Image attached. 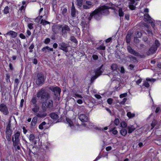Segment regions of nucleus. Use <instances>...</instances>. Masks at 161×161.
<instances>
[{"label":"nucleus","instance_id":"obj_18","mask_svg":"<svg viewBox=\"0 0 161 161\" xmlns=\"http://www.w3.org/2000/svg\"><path fill=\"white\" fill-rule=\"evenodd\" d=\"M127 129L128 130V133L130 134L135 130L136 128L133 125H130L127 127Z\"/></svg>","mask_w":161,"mask_h":161},{"label":"nucleus","instance_id":"obj_59","mask_svg":"<svg viewBox=\"0 0 161 161\" xmlns=\"http://www.w3.org/2000/svg\"><path fill=\"white\" fill-rule=\"evenodd\" d=\"M127 93H125L120 94L119 96V97L121 98L125 97L127 96Z\"/></svg>","mask_w":161,"mask_h":161},{"label":"nucleus","instance_id":"obj_4","mask_svg":"<svg viewBox=\"0 0 161 161\" xmlns=\"http://www.w3.org/2000/svg\"><path fill=\"white\" fill-rule=\"evenodd\" d=\"M160 45L159 41L158 40H156L154 43L152 47L149 49L148 51L146 52V54L148 56L153 54L156 53L158 47Z\"/></svg>","mask_w":161,"mask_h":161},{"label":"nucleus","instance_id":"obj_57","mask_svg":"<svg viewBox=\"0 0 161 161\" xmlns=\"http://www.w3.org/2000/svg\"><path fill=\"white\" fill-rule=\"evenodd\" d=\"M67 9L66 8H64L63 10L62 13L64 16H65L66 15V14L67 12Z\"/></svg>","mask_w":161,"mask_h":161},{"label":"nucleus","instance_id":"obj_1","mask_svg":"<svg viewBox=\"0 0 161 161\" xmlns=\"http://www.w3.org/2000/svg\"><path fill=\"white\" fill-rule=\"evenodd\" d=\"M109 8L105 5L99 7L92 12L94 15V18L97 20H100L103 15H107L109 14Z\"/></svg>","mask_w":161,"mask_h":161},{"label":"nucleus","instance_id":"obj_16","mask_svg":"<svg viewBox=\"0 0 161 161\" xmlns=\"http://www.w3.org/2000/svg\"><path fill=\"white\" fill-rule=\"evenodd\" d=\"M47 115V114L43 111V112L40 111L36 114V116L37 117L40 118H44Z\"/></svg>","mask_w":161,"mask_h":161},{"label":"nucleus","instance_id":"obj_27","mask_svg":"<svg viewBox=\"0 0 161 161\" xmlns=\"http://www.w3.org/2000/svg\"><path fill=\"white\" fill-rule=\"evenodd\" d=\"M37 121V118L36 117H34L33 118L31 122V125L32 126H35Z\"/></svg>","mask_w":161,"mask_h":161},{"label":"nucleus","instance_id":"obj_12","mask_svg":"<svg viewBox=\"0 0 161 161\" xmlns=\"http://www.w3.org/2000/svg\"><path fill=\"white\" fill-rule=\"evenodd\" d=\"M78 13V11L76 10L74 5V4L73 3H72V6L71 9V16L73 17H76V14H77Z\"/></svg>","mask_w":161,"mask_h":161},{"label":"nucleus","instance_id":"obj_15","mask_svg":"<svg viewBox=\"0 0 161 161\" xmlns=\"http://www.w3.org/2000/svg\"><path fill=\"white\" fill-rule=\"evenodd\" d=\"M7 35H9L12 38H15L17 36V33L12 31H10L6 34Z\"/></svg>","mask_w":161,"mask_h":161},{"label":"nucleus","instance_id":"obj_41","mask_svg":"<svg viewBox=\"0 0 161 161\" xmlns=\"http://www.w3.org/2000/svg\"><path fill=\"white\" fill-rule=\"evenodd\" d=\"M10 76L9 73H7L6 74V78L5 80L7 82H8V81H9L10 82Z\"/></svg>","mask_w":161,"mask_h":161},{"label":"nucleus","instance_id":"obj_58","mask_svg":"<svg viewBox=\"0 0 161 161\" xmlns=\"http://www.w3.org/2000/svg\"><path fill=\"white\" fill-rule=\"evenodd\" d=\"M93 59L94 60H97L98 59V56L96 54H93L92 56Z\"/></svg>","mask_w":161,"mask_h":161},{"label":"nucleus","instance_id":"obj_53","mask_svg":"<svg viewBox=\"0 0 161 161\" xmlns=\"http://www.w3.org/2000/svg\"><path fill=\"white\" fill-rule=\"evenodd\" d=\"M33 23H29L28 24L27 26L30 30H31L33 29Z\"/></svg>","mask_w":161,"mask_h":161},{"label":"nucleus","instance_id":"obj_10","mask_svg":"<svg viewBox=\"0 0 161 161\" xmlns=\"http://www.w3.org/2000/svg\"><path fill=\"white\" fill-rule=\"evenodd\" d=\"M69 45L64 42H61L59 44V49L63 50L65 52H67L68 51V48L69 47Z\"/></svg>","mask_w":161,"mask_h":161},{"label":"nucleus","instance_id":"obj_23","mask_svg":"<svg viewBox=\"0 0 161 161\" xmlns=\"http://www.w3.org/2000/svg\"><path fill=\"white\" fill-rule=\"evenodd\" d=\"M34 108L32 109V110L34 113H37L39 110L40 108L39 106L38 105H36L34 106Z\"/></svg>","mask_w":161,"mask_h":161},{"label":"nucleus","instance_id":"obj_52","mask_svg":"<svg viewBox=\"0 0 161 161\" xmlns=\"http://www.w3.org/2000/svg\"><path fill=\"white\" fill-rule=\"evenodd\" d=\"M116 128V127H114L111 130H110L111 131H112L114 135H116L118 133V131L116 130H114V129Z\"/></svg>","mask_w":161,"mask_h":161},{"label":"nucleus","instance_id":"obj_5","mask_svg":"<svg viewBox=\"0 0 161 161\" xmlns=\"http://www.w3.org/2000/svg\"><path fill=\"white\" fill-rule=\"evenodd\" d=\"M45 80V79L43 73L42 72L39 73L37 75L36 83L38 86L42 85L44 84Z\"/></svg>","mask_w":161,"mask_h":161},{"label":"nucleus","instance_id":"obj_21","mask_svg":"<svg viewBox=\"0 0 161 161\" xmlns=\"http://www.w3.org/2000/svg\"><path fill=\"white\" fill-rule=\"evenodd\" d=\"M66 121L69 123V126L72 129H74L75 128L74 125H73V122L69 118H67L66 119Z\"/></svg>","mask_w":161,"mask_h":161},{"label":"nucleus","instance_id":"obj_11","mask_svg":"<svg viewBox=\"0 0 161 161\" xmlns=\"http://www.w3.org/2000/svg\"><path fill=\"white\" fill-rule=\"evenodd\" d=\"M80 120L82 122H87L88 118L87 116L84 114H80L79 116Z\"/></svg>","mask_w":161,"mask_h":161},{"label":"nucleus","instance_id":"obj_47","mask_svg":"<svg viewBox=\"0 0 161 161\" xmlns=\"http://www.w3.org/2000/svg\"><path fill=\"white\" fill-rule=\"evenodd\" d=\"M130 61L134 63L138 62L137 58L134 56H133V57L131 59Z\"/></svg>","mask_w":161,"mask_h":161},{"label":"nucleus","instance_id":"obj_25","mask_svg":"<svg viewBox=\"0 0 161 161\" xmlns=\"http://www.w3.org/2000/svg\"><path fill=\"white\" fill-rule=\"evenodd\" d=\"M131 34H128L126 36V42L127 43H129L130 42Z\"/></svg>","mask_w":161,"mask_h":161},{"label":"nucleus","instance_id":"obj_6","mask_svg":"<svg viewBox=\"0 0 161 161\" xmlns=\"http://www.w3.org/2000/svg\"><path fill=\"white\" fill-rule=\"evenodd\" d=\"M61 29V34L64 37H66L67 36V32H70L71 30L68 25H60Z\"/></svg>","mask_w":161,"mask_h":161},{"label":"nucleus","instance_id":"obj_45","mask_svg":"<svg viewBox=\"0 0 161 161\" xmlns=\"http://www.w3.org/2000/svg\"><path fill=\"white\" fill-rule=\"evenodd\" d=\"M141 25L142 27L144 26L147 28H148L149 27V25H148V24L143 22L141 23Z\"/></svg>","mask_w":161,"mask_h":161},{"label":"nucleus","instance_id":"obj_54","mask_svg":"<svg viewBox=\"0 0 161 161\" xmlns=\"http://www.w3.org/2000/svg\"><path fill=\"white\" fill-rule=\"evenodd\" d=\"M113 101V99L111 98H108L107 100L108 103L110 105L112 103Z\"/></svg>","mask_w":161,"mask_h":161},{"label":"nucleus","instance_id":"obj_37","mask_svg":"<svg viewBox=\"0 0 161 161\" xmlns=\"http://www.w3.org/2000/svg\"><path fill=\"white\" fill-rule=\"evenodd\" d=\"M134 41L136 46H137L138 45L140 42L139 39L137 37H135L134 38Z\"/></svg>","mask_w":161,"mask_h":161},{"label":"nucleus","instance_id":"obj_55","mask_svg":"<svg viewBox=\"0 0 161 161\" xmlns=\"http://www.w3.org/2000/svg\"><path fill=\"white\" fill-rule=\"evenodd\" d=\"M114 123L116 125H117L119 123V120L118 118H116L114 120Z\"/></svg>","mask_w":161,"mask_h":161},{"label":"nucleus","instance_id":"obj_43","mask_svg":"<svg viewBox=\"0 0 161 161\" xmlns=\"http://www.w3.org/2000/svg\"><path fill=\"white\" fill-rule=\"evenodd\" d=\"M35 138L34 135L31 134L29 136V139L30 141H33L34 139Z\"/></svg>","mask_w":161,"mask_h":161},{"label":"nucleus","instance_id":"obj_13","mask_svg":"<svg viewBox=\"0 0 161 161\" xmlns=\"http://www.w3.org/2000/svg\"><path fill=\"white\" fill-rule=\"evenodd\" d=\"M144 20L145 22L149 23L152 22V18L148 14H144Z\"/></svg>","mask_w":161,"mask_h":161},{"label":"nucleus","instance_id":"obj_49","mask_svg":"<svg viewBox=\"0 0 161 161\" xmlns=\"http://www.w3.org/2000/svg\"><path fill=\"white\" fill-rule=\"evenodd\" d=\"M50 42V39L49 38H46L44 41V43L45 44H47Z\"/></svg>","mask_w":161,"mask_h":161},{"label":"nucleus","instance_id":"obj_38","mask_svg":"<svg viewBox=\"0 0 161 161\" xmlns=\"http://www.w3.org/2000/svg\"><path fill=\"white\" fill-rule=\"evenodd\" d=\"M46 123L45 121H43L39 126V128L41 130H42L44 128L43 126L46 124Z\"/></svg>","mask_w":161,"mask_h":161},{"label":"nucleus","instance_id":"obj_46","mask_svg":"<svg viewBox=\"0 0 161 161\" xmlns=\"http://www.w3.org/2000/svg\"><path fill=\"white\" fill-rule=\"evenodd\" d=\"M109 5L110 6V7H109V6H108L109 8H109V9L111 8L113 9H115V5L114 4L111 3H109Z\"/></svg>","mask_w":161,"mask_h":161},{"label":"nucleus","instance_id":"obj_42","mask_svg":"<svg viewBox=\"0 0 161 161\" xmlns=\"http://www.w3.org/2000/svg\"><path fill=\"white\" fill-rule=\"evenodd\" d=\"M42 17V15L39 16L36 18L35 19V21L37 23L39 22Z\"/></svg>","mask_w":161,"mask_h":161},{"label":"nucleus","instance_id":"obj_30","mask_svg":"<svg viewBox=\"0 0 161 161\" xmlns=\"http://www.w3.org/2000/svg\"><path fill=\"white\" fill-rule=\"evenodd\" d=\"M105 46H104L103 44L100 45L99 46L97 47L96 49L97 50H105Z\"/></svg>","mask_w":161,"mask_h":161},{"label":"nucleus","instance_id":"obj_20","mask_svg":"<svg viewBox=\"0 0 161 161\" xmlns=\"http://www.w3.org/2000/svg\"><path fill=\"white\" fill-rule=\"evenodd\" d=\"M12 141L13 142L14 146L15 147L19 144V139H15V140H14L13 136L12 137Z\"/></svg>","mask_w":161,"mask_h":161},{"label":"nucleus","instance_id":"obj_3","mask_svg":"<svg viewBox=\"0 0 161 161\" xmlns=\"http://www.w3.org/2000/svg\"><path fill=\"white\" fill-rule=\"evenodd\" d=\"M41 103H42V108L44 112L47 110H52L53 109V101L52 100H49L43 101Z\"/></svg>","mask_w":161,"mask_h":161},{"label":"nucleus","instance_id":"obj_14","mask_svg":"<svg viewBox=\"0 0 161 161\" xmlns=\"http://www.w3.org/2000/svg\"><path fill=\"white\" fill-rule=\"evenodd\" d=\"M61 29L60 25H53L52 27L53 31L55 34H57L59 32V30Z\"/></svg>","mask_w":161,"mask_h":161},{"label":"nucleus","instance_id":"obj_36","mask_svg":"<svg viewBox=\"0 0 161 161\" xmlns=\"http://www.w3.org/2000/svg\"><path fill=\"white\" fill-rule=\"evenodd\" d=\"M70 40L75 43H77V41L74 36H71L70 38Z\"/></svg>","mask_w":161,"mask_h":161},{"label":"nucleus","instance_id":"obj_32","mask_svg":"<svg viewBox=\"0 0 161 161\" xmlns=\"http://www.w3.org/2000/svg\"><path fill=\"white\" fill-rule=\"evenodd\" d=\"M157 123V121L153 119L151 123V125L152 126V128H151V130H152L153 129V128L155 127V126L156 125Z\"/></svg>","mask_w":161,"mask_h":161},{"label":"nucleus","instance_id":"obj_51","mask_svg":"<svg viewBox=\"0 0 161 161\" xmlns=\"http://www.w3.org/2000/svg\"><path fill=\"white\" fill-rule=\"evenodd\" d=\"M11 127V124L10 122L7 125V128L6 129V131H9V130H12L10 129Z\"/></svg>","mask_w":161,"mask_h":161},{"label":"nucleus","instance_id":"obj_9","mask_svg":"<svg viewBox=\"0 0 161 161\" xmlns=\"http://www.w3.org/2000/svg\"><path fill=\"white\" fill-rule=\"evenodd\" d=\"M0 111L5 115H7L9 114V111L7 105L3 103L0 104Z\"/></svg>","mask_w":161,"mask_h":161},{"label":"nucleus","instance_id":"obj_34","mask_svg":"<svg viewBox=\"0 0 161 161\" xmlns=\"http://www.w3.org/2000/svg\"><path fill=\"white\" fill-rule=\"evenodd\" d=\"M77 5L79 7H81L83 4V0H77Z\"/></svg>","mask_w":161,"mask_h":161},{"label":"nucleus","instance_id":"obj_60","mask_svg":"<svg viewBox=\"0 0 161 161\" xmlns=\"http://www.w3.org/2000/svg\"><path fill=\"white\" fill-rule=\"evenodd\" d=\"M6 136H11L12 130L6 131Z\"/></svg>","mask_w":161,"mask_h":161},{"label":"nucleus","instance_id":"obj_24","mask_svg":"<svg viewBox=\"0 0 161 161\" xmlns=\"http://www.w3.org/2000/svg\"><path fill=\"white\" fill-rule=\"evenodd\" d=\"M120 134L123 136H125L127 134V131L125 128H123L120 130Z\"/></svg>","mask_w":161,"mask_h":161},{"label":"nucleus","instance_id":"obj_35","mask_svg":"<svg viewBox=\"0 0 161 161\" xmlns=\"http://www.w3.org/2000/svg\"><path fill=\"white\" fill-rule=\"evenodd\" d=\"M127 115L129 118H131L135 117V115L134 113H131L129 112L127 113Z\"/></svg>","mask_w":161,"mask_h":161},{"label":"nucleus","instance_id":"obj_39","mask_svg":"<svg viewBox=\"0 0 161 161\" xmlns=\"http://www.w3.org/2000/svg\"><path fill=\"white\" fill-rule=\"evenodd\" d=\"M9 8L8 6H6L3 10V12L4 14H6L8 13L9 12Z\"/></svg>","mask_w":161,"mask_h":161},{"label":"nucleus","instance_id":"obj_33","mask_svg":"<svg viewBox=\"0 0 161 161\" xmlns=\"http://www.w3.org/2000/svg\"><path fill=\"white\" fill-rule=\"evenodd\" d=\"M102 72V71L100 69L96 71L95 73V75L98 77L101 75Z\"/></svg>","mask_w":161,"mask_h":161},{"label":"nucleus","instance_id":"obj_61","mask_svg":"<svg viewBox=\"0 0 161 161\" xmlns=\"http://www.w3.org/2000/svg\"><path fill=\"white\" fill-rule=\"evenodd\" d=\"M97 77V76L95 75V76H93L91 79V82H93L94 81Z\"/></svg>","mask_w":161,"mask_h":161},{"label":"nucleus","instance_id":"obj_40","mask_svg":"<svg viewBox=\"0 0 161 161\" xmlns=\"http://www.w3.org/2000/svg\"><path fill=\"white\" fill-rule=\"evenodd\" d=\"M20 135V132L19 131L17 132L14 135L15 139H19Z\"/></svg>","mask_w":161,"mask_h":161},{"label":"nucleus","instance_id":"obj_62","mask_svg":"<svg viewBox=\"0 0 161 161\" xmlns=\"http://www.w3.org/2000/svg\"><path fill=\"white\" fill-rule=\"evenodd\" d=\"M93 17L94 18V15L92 12L90 14V16L88 18V19L89 20V21L91 20Z\"/></svg>","mask_w":161,"mask_h":161},{"label":"nucleus","instance_id":"obj_17","mask_svg":"<svg viewBox=\"0 0 161 161\" xmlns=\"http://www.w3.org/2000/svg\"><path fill=\"white\" fill-rule=\"evenodd\" d=\"M49 116L53 119L56 120L58 118V115L55 113H52L50 114Z\"/></svg>","mask_w":161,"mask_h":161},{"label":"nucleus","instance_id":"obj_31","mask_svg":"<svg viewBox=\"0 0 161 161\" xmlns=\"http://www.w3.org/2000/svg\"><path fill=\"white\" fill-rule=\"evenodd\" d=\"M86 3L91 8L94 6V3L92 2L89 1H86Z\"/></svg>","mask_w":161,"mask_h":161},{"label":"nucleus","instance_id":"obj_28","mask_svg":"<svg viewBox=\"0 0 161 161\" xmlns=\"http://www.w3.org/2000/svg\"><path fill=\"white\" fill-rule=\"evenodd\" d=\"M40 23L41 24H42V25L44 26L45 25L47 24H50V22H49L47 21L46 20H44L43 19H41Z\"/></svg>","mask_w":161,"mask_h":161},{"label":"nucleus","instance_id":"obj_2","mask_svg":"<svg viewBox=\"0 0 161 161\" xmlns=\"http://www.w3.org/2000/svg\"><path fill=\"white\" fill-rule=\"evenodd\" d=\"M36 96L37 98H40V103L47 100L50 97V95L47 90L44 88H42L38 91Z\"/></svg>","mask_w":161,"mask_h":161},{"label":"nucleus","instance_id":"obj_64","mask_svg":"<svg viewBox=\"0 0 161 161\" xmlns=\"http://www.w3.org/2000/svg\"><path fill=\"white\" fill-rule=\"evenodd\" d=\"M127 100V99L126 98H124L122 101L121 102H120V104H122V105H123L125 104V102H126V101Z\"/></svg>","mask_w":161,"mask_h":161},{"label":"nucleus","instance_id":"obj_22","mask_svg":"<svg viewBox=\"0 0 161 161\" xmlns=\"http://www.w3.org/2000/svg\"><path fill=\"white\" fill-rule=\"evenodd\" d=\"M31 104L34 105V106L36 105H37L36 104L37 101L36 97H32L31 101Z\"/></svg>","mask_w":161,"mask_h":161},{"label":"nucleus","instance_id":"obj_26","mask_svg":"<svg viewBox=\"0 0 161 161\" xmlns=\"http://www.w3.org/2000/svg\"><path fill=\"white\" fill-rule=\"evenodd\" d=\"M119 16L120 17V20L121 19V17H123L124 15V12L122 11V8H120L119 10Z\"/></svg>","mask_w":161,"mask_h":161},{"label":"nucleus","instance_id":"obj_48","mask_svg":"<svg viewBox=\"0 0 161 161\" xmlns=\"http://www.w3.org/2000/svg\"><path fill=\"white\" fill-rule=\"evenodd\" d=\"M81 25L84 28L86 27V22L85 21H82L80 23Z\"/></svg>","mask_w":161,"mask_h":161},{"label":"nucleus","instance_id":"obj_44","mask_svg":"<svg viewBox=\"0 0 161 161\" xmlns=\"http://www.w3.org/2000/svg\"><path fill=\"white\" fill-rule=\"evenodd\" d=\"M127 126V124L124 121L122 122L121 123V126L123 128H125Z\"/></svg>","mask_w":161,"mask_h":161},{"label":"nucleus","instance_id":"obj_8","mask_svg":"<svg viewBox=\"0 0 161 161\" xmlns=\"http://www.w3.org/2000/svg\"><path fill=\"white\" fill-rule=\"evenodd\" d=\"M127 50L129 53L134 55L135 56L139 57L142 58L145 57L144 55H141L138 52L132 49L130 46H128L127 47Z\"/></svg>","mask_w":161,"mask_h":161},{"label":"nucleus","instance_id":"obj_29","mask_svg":"<svg viewBox=\"0 0 161 161\" xmlns=\"http://www.w3.org/2000/svg\"><path fill=\"white\" fill-rule=\"evenodd\" d=\"M111 69L113 71L116 70L118 68L117 65L116 64H113L111 66Z\"/></svg>","mask_w":161,"mask_h":161},{"label":"nucleus","instance_id":"obj_7","mask_svg":"<svg viewBox=\"0 0 161 161\" xmlns=\"http://www.w3.org/2000/svg\"><path fill=\"white\" fill-rule=\"evenodd\" d=\"M48 88L54 92V95L56 97H57L58 96L60 95L61 92V89L58 87L51 86L49 87Z\"/></svg>","mask_w":161,"mask_h":161},{"label":"nucleus","instance_id":"obj_50","mask_svg":"<svg viewBox=\"0 0 161 161\" xmlns=\"http://www.w3.org/2000/svg\"><path fill=\"white\" fill-rule=\"evenodd\" d=\"M143 85L146 87H149L150 86L149 84L147 81H144Z\"/></svg>","mask_w":161,"mask_h":161},{"label":"nucleus","instance_id":"obj_19","mask_svg":"<svg viewBox=\"0 0 161 161\" xmlns=\"http://www.w3.org/2000/svg\"><path fill=\"white\" fill-rule=\"evenodd\" d=\"M42 50L43 52H44L45 53H46L47 51H50L52 52L53 51V48H50L48 46H46L44 47L42 49Z\"/></svg>","mask_w":161,"mask_h":161},{"label":"nucleus","instance_id":"obj_63","mask_svg":"<svg viewBox=\"0 0 161 161\" xmlns=\"http://www.w3.org/2000/svg\"><path fill=\"white\" fill-rule=\"evenodd\" d=\"M19 36L22 39H24L26 38L25 36L23 33H20L19 35Z\"/></svg>","mask_w":161,"mask_h":161},{"label":"nucleus","instance_id":"obj_56","mask_svg":"<svg viewBox=\"0 0 161 161\" xmlns=\"http://www.w3.org/2000/svg\"><path fill=\"white\" fill-rule=\"evenodd\" d=\"M83 8L85 9H88L91 8L88 5H83L82 6Z\"/></svg>","mask_w":161,"mask_h":161}]
</instances>
